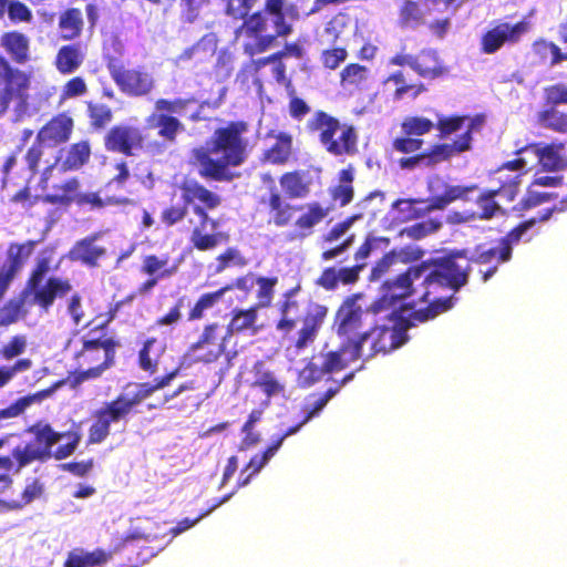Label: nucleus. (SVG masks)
<instances>
[{"instance_id":"23","label":"nucleus","mask_w":567,"mask_h":567,"mask_svg":"<svg viewBox=\"0 0 567 567\" xmlns=\"http://www.w3.org/2000/svg\"><path fill=\"white\" fill-rule=\"evenodd\" d=\"M503 246L498 244L497 247H485V245H477L474 254L468 261L471 267L477 266V272L481 275L482 281L489 280L498 270L501 264L508 262L512 258L509 255H502Z\"/></svg>"},{"instance_id":"49","label":"nucleus","mask_w":567,"mask_h":567,"mask_svg":"<svg viewBox=\"0 0 567 567\" xmlns=\"http://www.w3.org/2000/svg\"><path fill=\"white\" fill-rule=\"evenodd\" d=\"M231 289V286H224L216 291L205 292L199 296L194 306L187 313L188 321H198L205 317L207 310L214 308L224 297V295Z\"/></svg>"},{"instance_id":"2","label":"nucleus","mask_w":567,"mask_h":567,"mask_svg":"<svg viewBox=\"0 0 567 567\" xmlns=\"http://www.w3.org/2000/svg\"><path fill=\"white\" fill-rule=\"evenodd\" d=\"M248 132L249 124L243 120L229 121L217 127L206 147L192 151L193 165L197 166L198 175L206 181L227 183L238 177L230 168L243 165L248 158Z\"/></svg>"},{"instance_id":"5","label":"nucleus","mask_w":567,"mask_h":567,"mask_svg":"<svg viewBox=\"0 0 567 567\" xmlns=\"http://www.w3.org/2000/svg\"><path fill=\"white\" fill-rule=\"evenodd\" d=\"M306 130L316 134L324 151L334 156H353L359 152V135L352 124L341 123L339 118L318 110L306 123Z\"/></svg>"},{"instance_id":"24","label":"nucleus","mask_w":567,"mask_h":567,"mask_svg":"<svg viewBox=\"0 0 567 567\" xmlns=\"http://www.w3.org/2000/svg\"><path fill=\"white\" fill-rule=\"evenodd\" d=\"M74 122L66 113H59L51 117L37 133L39 142L47 147H56L66 143L73 132Z\"/></svg>"},{"instance_id":"57","label":"nucleus","mask_w":567,"mask_h":567,"mask_svg":"<svg viewBox=\"0 0 567 567\" xmlns=\"http://www.w3.org/2000/svg\"><path fill=\"white\" fill-rule=\"evenodd\" d=\"M434 126L431 120L422 116H409L401 123L402 132L408 136H422L430 133Z\"/></svg>"},{"instance_id":"45","label":"nucleus","mask_w":567,"mask_h":567,"mask_svg":"<svg viewBox=\"0 0 567 567\" xmlns=\"http://www.w3.org/2000/svg\"><path fill=\"white\" fill-rule=\"evenodd\" d=\"M60 38L64 41L78 39L83 31L84 21L79 8H68L59 17Z\"/></svg>"},{"instance_id":"47","label":"nucleus","mask_w":567,"mask_h":567,"mask_svg":"<svg viewBox=\"0 0 567 567\" xmlns=\"http://www.w3.org/2000/svg\"><path fill=\"white\" fill-rule=\"evenodd\" d=\"M477 189L476 184L463 186V185H445L444 190L441 195L431 197V208L442 210L447 207L451 203L456 200H467L468 195Z\"/></svg>"},{"instance_id":"28","label":"nucleus","mask_w":567,"mask_h":567,"mask_svg":"<svg viewBox=\"0 0 567 567\" xmlns=\"http://www.w3.org/2000/svg\"><path fill=\"white\" fill-rule=\"evenodd\" d=\"M0 45L13 63L23 65L31 61L30 39L24 33L17 30L4 32L0 37Z\"/></svg>"},{"instance_id":"36","label":"nucleus","mask_w":567,"mask_h":567,"mask_svg":"<svg viewBox=\"0 0 567 567\" xmlns=\"http://www.w3.org/2000/svg\"><path fill=\"white\" fill-rule=\"evenodd\" d=\"M322 369L328 374L344 370L351 362L359 360L349 343L341 341L337 350H330L321 354Z\"/></svg>"},{"instance_id":"44","label":"nucleus","mask_w":567,"mask_h":567,"mask_svg":"<svg viewBox=\"0 0 567 567\" xmlns=\"http://www.w3.org/2000/svg\"><path fill=\"white\" fill-rule=\"evenodd\" d=\"M280 449V442H272L262 453L255 454L247 465L241 470L240 477L237 482L238 487L248 485L254 476H256L269 462V460Z\"/></svg>"},{"instance_id":"35","label":"nucleus","mask_w":567,"mask_h":567,"mask_svg":"<svg viewBox=\"0 0 567 567\" xmlns=\"http://www.w3.org/2000/svg\"><path fill=\"white\" fill-rule=\"evenodd\" d=\"M37 244L38 241L35 240L11 243L7 250L9 265L2 275L12 280L21 270L27 259L33 254Z\"/></svg>"},{"instance_id":"27","label":"nucleus","mask_w":567,"mask_h":567,"mask_svg":"<svg viewBox=\"0 0 567 567\" xmlns=\"http://www.w3.org/2000/svg\"><path fill=\"white\" fill-rule=\"evenodd\" d=\"M413 71L426 80H436L449 74L450 69L435 49H422L415 54Z\"/></svg>"},{"instance_id":"10","label":"nucleus","mask_w":567,"mask_h":567,"mask_svg":"<svg viewBox=\"0 0 567 567\" xmlns=\"http://www.w3.org/2000/svg\"><path fill=\"white\" fill-rule=\"evenodd\" d=\"M409 321L405 326L388 327L384 324L373 326L360 334L359 339L352 342V351L355 357L369 360L377 354H386L400 348L408 341L406 330L410 328Z\"/></svg>"},{"instance_id":"30","label":"nucleus","mask_w":567,"mask_h":567,"mask_svg":"<svg viewBox=\"0 0 567 567\" xmlns=\"http://www.w3.org/2000/svg\"><path fill=\"white\" fill-rule=\"evenodd\" d=\"M532 54L538 65L555 68L567 62V50L563 51L554 41L538 38L532 43Z\"/></svg>"},{"instance_id":"7","label":"nucleus","mask_w":567,"mask_h":567,"mask_svg":"<svg viewBox=\"0 0 567 567\" xmlns=\"http://www.w3.org/2000/svg\"><path fill=\"white\" fill-rule=\"evenodd\" d=\"M241 20L236 34L244 38L243 49L249 56L266 52L279 38H286L293 31L292 24L279 25L277 20L258 10Z\"/></svg>"},{"instance_id":"33","label":"nucleus","mask_w":567,"mask_h":567,"mask_svg":"<svg viewBox=\"0 0 567 567\" xmlns=\"http://www.w3.org/2000/svg\"><path fill=\"white\" fill-rule=\"evenodd\" d=\"M293 293L295 289L285 292L284 300L278 305L280 318L276 323V329L286 339H291V333L297 324L293 316L299 311V303L292 298Z\"/></svg>"},{"instance_id":"17","label":"nucleus","mask_w":567,"mask_h":567,"mask_svg":"<svg viewBox=\"0 0 567 567\" xmlns=\"http://www.w3.org/2000/svg\"><path fill=\"white\" fill-rule=\"evenodd\" d=\"M120 341L112 338L84 339L82 348L75 353V359H81L90 368L102 369V374L115 365L116 350Z\"/></svg>"},{"instance_id":"50","label":"nucleus","mask_w":567,"mask_h":567,"mask_svg":"<svg viewBox=\"0 0 567 567\" xmlns=\"http://www.w3.org/2000/svg\"><path fill=\"white\" fill-rule=\"evenodd\" d=\"M478 207L477 218L491 220L497 216L506 215V210L496 202L495 193L491 189L483 190L475 199Z\"/></svg>"},{"instance_id":"53","label":"nucleus","mask_w":567,"mask_h":567,"mask_svg":"<svg viewBox=\"0 0 567 567\" xmlns=\"http://www.w3.org/2000/svg\"><path fill=\"white\" fill-rule=\"evenodd\" d=\"M395 207H398L399 210L404 214L405 219L409 220L419 219L436 210V208H431V197L426 200L421 198L399 199L395 203Z\"/></svg>"},{"instance_id":"20","label":"nucleus","mask_w":567,"mask_h":567,"mask_svg":"<svg viewBox=\"0 0 567 567\" xmlns=\"http://www.w3.org/2000/svg\"><path fill=\"white\" fill-rule=\"evenodd\" d=\"M528 31V23L519 21L515 24L502 22L487 30L481 38V51L485 54L497 52L504 44L517 43Z\"/></svg>"},{"instance_id":"64","label":"nucleus","mask_w":567,"mask_h":567,"mask_svg":"<svg viewBox=\"0 0 567 567\" xmlns=\"http://www.w3.org/2000/svg\"><path fill=\"white\" fill-rule=\"evenodd\" d=\"M348 59V50L344 47L326 49L320 54V62L327 70H337Z\"/></svg>"},{"instance_id":"40","label":"nucleus","mask_w":567,"mask_h":567,"mask_svg":"<svg viewBox=\"0 0 567 567\" xmlns=\"http://www.w3.org/2000/svg\"><path fill=\"white\" fill-rule=\"evenodd\" d=\"M492 181L496 182L498 186L491 190L495 193V196L501 197L505 203H513L519 192L522 185V173L516 174H504V171H495L492 174Z\"/></svg>"},{"instance_id":"21","label":"nucleus","mask_w":567,"mask_h":567,"mask_svg":"<svg viewBox=\"0 0 567 567\" xmlns=\"http://www.w3.org/2000/svg\"><path fill=\"white\" fill-rule=\"evenodd\" d=\"M567 209V197L561 199L559 205L546 208L537 214V216L530 217L517 224L509 231H507L497 241L503 246L502 255H509L513 257V248L518 245L529 229H532L537 223H545L549 220L554 213L565 212Z\"/></svg>"},{"instance_id":"3","label":"nucleus","mask_w":567,"mask_h":567,"mask_svg":"<svg viewBox=\"0 0 567 567\" xmlns=\"http://www.w3.org/2000/svg\"><path fill=\"white\" fill-rule=\"evenodd\" d=\"M182 190V204L169 205L161 212V221L165 227H173L183 221L188 215L189 206L193 205V213L198 217L199 225L194 227L190 235L193 247L199 251H207L216 248L221 243L229 240L227 233L204 234L207 225L216 229L218 221L208 215L221 204V197L208 189L197 181H183L179 185Z\"/></svg>"},{"instance_id":"38","label":"nucleus","mask_w":567,"mask_h":567,"mask_svg":"<svg viewBox=\"0 0 567 567\" xmlns=\"http://www.w3.org/2000/svg\"><path fill=\"white\" fill-rule=\"evenodd\" d=\"M533 153L542 167L547 172L558 171L563 167V159L550 144L542 146L540 143H530L518 148L515 154Z\"/></svg>"},{"instance_id":"39","label":"nucleus","mask_w":567,"mask_h":567,"mask_svg":"<svg viewBox=\"0 0 567 567\" xmlns=\"http://www.w3.org/2000/svg\"><path fill=\"white\" fill-rule=\"evenodd\" d=\"M147 123L157 128V135L168 143H174L177 135L185 128L177 117L165 112L153 113L148 116Z\"/></svg>"},{"instance_id":"55","label":"nucleus","mask_w":567,"mask_h":567,"mask_svg":"<svg viewBox=\"0 0 567 567\" xmlns=\"http://www.w3.org/2000/svg\"><path fill=\"white\" fill-rule=\"evenodd\" d=\"M400 24L415 28L424 22V13L415 0H404L399 10Z\"/></svg>"},{"instance_id":"16","label":"nucleus","mask_w":567,"mask_h":567,"mask_svg":"<svg viewBox=\"0 0 567 567\" xmlns=\"http://www.w3.org/2000/svg\"><path fill=\"white\" fill-rule=\"evenodd\" d=\"M359 296L347 297L339 306L334 316L337 336L352 348L363 328V308L358 303Z\"/></svg>"},{"instance_id":"58","label":"nucleus","mask_w":567,"mask_h":567,"mask_svg":"<svg viewBox=\"0 0 567 567\" xmlns=\"http://www.w3.org/2000/svg\"><path fill=\"white\" fill-rule=\"evenodd\" d=\"M198 101L195 96L189 97H177L174 100H167V99H158L155 102V110L157 112H165L169 115L173 114H183L185 110L193 104H196Z\"/></svg>"},{"instance_id":"15","label":"nucleus","mask_w":567,"mask_h":567,"mask_svg":"<svg viewBox=\"0 0 567 567\" xmlns=\"http://www.w3.org/2000/svg\"><path fill=\"white\" fill-rule=\"evenodd\" d=\"M150 535H146L137 529L128 532L125 536L117 538L111 550L105 551L102 548H96L93 551H71L64 563L65 567H96L109 561L114 554L121 553L124 549L134 546L132 542L140 539H148Z\"/></svg>"},{"instance_id":"4","label":"nucleus","mask_w":567,"mask_h":567,"mask_svg":"<svg viewBox=\"0 0 567 567\" xmlns=\"http://www.w3.org/2000/svg\"><path fill=\"white\" fill-rule=\"evenodd\" d=\"M27 432L33 437L12 450V456L18 462L17 468H23L33 462H47L51 457L64 460L75 452L82 439L80 425L76 423L66 432H56L51 424L39 421L29 426Z\"/></svg>"},{"instance_id":"25","label":"nucleus","mask_w":567,"mask_h":567,"mask_svg":"<svg viewBox=\"0 0 567 567\" xmlns=\"http://www.w3.org/2000/svg\"><path fill=\"white\" fill-rule=\"evenodd\" d=\"M99 238L100 234L94 233L75 241L68 254L69 259L89 268L99 267L100 260L106 256V248L95 244Z\"/></svg>"},{"instance_id":"32","label":"nucleus","mask_w":567,"mask_h":567,"mask_svg":"<svg viewBox=\"0 0 567 567\" xmlns=\"http://www.w3.org/2000/svg\"><path fill=\"white\" fill-rule=\"evenodd\" d=\"M179 268V261L171 260L167 254L145 255L141 265V272L147 276H154L159 279L171 278Z\"/></svg>"},{"instance_id":"14","label":"nucleus","mask_w":567,"mask_h":567,"mask_svg":"<svg viewBox=\"0 0 567 567\" xmlns=\"http://www.w3.org/2000/svg\"><path fill=\"white\" fill-rule=\"evenodd\" d=\"M31 84V75L0 55V112L12 101H24Z\"/></svg>"},{"instance_id":"8","label":"nucleus","mask_w":567,"mask_h":567,"mask_svg":"<svg viewBox=\"0 0 567 567\" xmlns=\"http://www.w3.org/2000/svg\"><path fill=\"white\" fill-rule=\"evenodd\" d=\"M51 270V259L49 257L39 258L23 288L24 296H31V302L42 313H49L55 300L65 297L72 290L71 281L68 278L50 276L45 279Z\"/></svg>"},{"instance_id":"54","label":"nucleus","mask_w":567,"mask_h":567,"mask_svg":"<svg viewBox=\"0 0 567 567\" xmlns=\"http://www.w3.org/2000/svg\"><path fill=\"white\" fill-rule=\"evenodd\" d=\"M557 198V194L555 193H538L528 189L526 194L522 197V199L518 202V204L513 206V212L517 213L519 216L523 215V213L530 210L535 207H538L545 203H548L553 199Z\"/></svg>"},{"instance_id":"48","label":"nucleus","mask_w":567,"mask_h":567,"mask_svg":"<svg viewBox=\"0 0 567 567\" xmlns=\"http://www.w3.org/2000/svg\"><path fill=\"white\" fill-rule=\"evenodd\" d=\"M132 200L124 196H107L103 198L99 192L81 193L76 205L91 210H100L107 206H127Z\"/></svg>"},{"instance_id":"13","label":"nucleus","mask_w":567,"mask_h":567,"mask_svg":"<svg viewBox=\"0 0 567 567\" xmlns=\"http://www.w3.org/2000/svg\"><path fill=\"white\" fill-rule=\"evenodd\" d=\"M228 340L229 338L220 323H207L197 341L188 347L186 354L194 362H216L226 351Z\"/></svg>"},{"instance_id":"59","label":"nucleus","mask_w":567,"mask_h":567,"mask_svg":"<svg viewBox=\"0 0 567 567\" xmlns=\"http://www.w3.org/2000/svg\"><path fill=\"white\" fill-rule=\"evenodd\" d=\"M543 104L546 107L567 105V84L555 83L543 89Z\"/></svg>"},{"instance_id":"6","label":"nucleus","mask_w":567,"mask_h":567,"mask_svg":"<svg viewBox=\"0 0 567 567\" xmlns=\"http://www.w3.org/2000/svg\"><path fill=\"white\" fill-rule=\"evenodd\" d=\"M427 269L429 262L423 261L419 265L410 266L404 272L385 280L380 287V296L370 303L367 311L379 315L391 310V313L388 316L389 319H401V313L405 310H412L415 305L414 302L400 303L414 295L413 282L424 277L423 275Z\"/></svg>"},{"instance_id":"62","label":"nucleus","mask_w":567,"mask_h":567,"mask_svg":"<svg viewBox=\"0 0 567 567\" xmlns=\"http://www.w3.org/2000/svg\"><path fill=\"white\" fill-rule=\"evenodd\" d=\"M171 382L165 375L154 378L153 381L136 383V391L133 393L140 403L151 398L156 391L168 386Z\"/></svg>"},{"instance_id":"9","label":"nucleus","mask_w":567,"mask_h":567,"mask_svg":"<svg viewBox=\"0 0 567 567\" xmlns=\"http://www.w3.org/2000/svg\"><path fill=\"white\" fill-rule=\"evenodd\" d=\"M140 404L134 394L125 393H120L114 399L104 402L92 412L86 444L103 443L111 434V426L120 423L126 424L130 417L137 412Z\"/></svg>"},{"instance_id":"52","label":"nucleus","mask_w":567,"mask_h":567,"mask_svg":"<svg viewBox=\"0 0 567 567\" xmlns=\"http://www.w3.org/2000/svg\"><path fill=\"white\" fill-rule=\"evenodd\" d=\"M443 223L437 218H427L413 225L406 226L400 230L401 237H408L412 240H421L439 231Z\"/></svg>"},{"instance_id":"22","label":"nucleus","mask_w":567,"mask_h":567,"mask_svg":"<svg viewBox=\"0 0 567 567\" xmlns=\"http://www.w3.org/2000/svg\"><path fill=\"white\" fill-rule=\"evenodd\" d=\"M473 125L460 135L453 143H437L424 150L426 167L435 166L442 162L450 161L452 157L467 152L472 148Z\"/></svg>"},{"instance_id":"61","label":"nucleus","mask_w":567,"mask_h":567,"mask_svg":"<svg viewBox=\"0 0 567 567\" xmlns=\"http://www.w3.org/2000/svg\"><path fill=\"white\" fill-rule=\"evenodd\" d=\"M261 410H252L248 415L247 421L244 423L241 427V432L244 433V437L240 443L241 449L251 447L260 441V435L254 432V427L255 424L261 420Z\"/></svg>"},{"instance_id":"56","label":"nucleus","mask_w":567,"mask_h":567,"mask_svg":"<svg viewBox=\"0 0 567 567\" xmlns=\"http://www.w3.org/2000/svg\"><path fill=\"white\" fill-rule=\"evenodd\" d=\"M278 284V278L274 277H257L256 284L258 286L256 292L257 303L254 307L258 309L268 308L271 306L275 287Z\"/></svg>"},{"instance_id":"34","label":"nucleus","mask_w":567,"mask_h":567,"mask_svg":"<svg viewBox=\"0 0 567 567\" xmlns=\"http://www.w3.org/2000/svg\"><path fill=\"white\" fill-rule=\"evenodd\" d=\"M81 183L78 177L65 179L59 185H54V193L43 196V202L61 207H69L76 204L80 192Z\"/></svg>"},{"instance_id":"31","label":"nucleus","mask_w":567,"mask_h":567,"mask_svg":"<svg viewBox=\"0 0 567 567\" xmlns=\"http://www.w3.org/2000/svg\"><path fill=\"white\" fill-rule=\"evenodd\" d=\"M390 84L393 85V101H402L404 99L415 100L427 90L425 84L422 82L408 83L402 70H396L384 79L383 85L388 86Z\"/></svg>"},{"instance_id":"42","label":"nucleus","mask_w":567,"mask_h":567,"mask_svg":"<svg viewBox=\"0 0 567 567\" xmlns=\"http://www.w3.org/2000/svg\"><path fill=\"white\" fill-rule=\"evenodd\" d=\"M84 61V52L79 43L62 45L55 55V68L61 74L75 72Z\"/></svg>"},{"instance_id":"26","label":"nucleus","mask_w":567,"mask_h":567,"mask_svg":"<svg viewBox=\"0 0 567 567\" xmlns=\"http://www.w3.org/2000/svg\"><path fill=\"white\" fill-rule=\"evenodd\" d=\"M91 154L90 142L80 141L61 148L55 157V165L64 173L79 171L90 162Z\"/></svg>"},{"instance_id":"43","label":"nucleus","mask_w":567,"mask_h":567,"mask_svg":"<svg viewBox=\"0 0 567 567\" xmlns=\"http://www.w3.org/2000/svg\"><path fill=\"white\" fill-rule=\"evenodd\" d=\"M25 305L35 306L31 302V296H24V289L17 298L9 299L0 308V327H8L16 323L28 313Z\"/></svg>"},{"instance_id":"46","label":"nucleus","mask_w":567,"mask_h":567,"mask_svg":"<svg viewBox=\"0 0 567 567\" xmlns=\"http://www.w3.org/2000/svg\"><path fill=\"white\" fill-rule=\"evenodd\" d=\"M536 124L544 130L567 134V112L559 107L543 106L536 113Z\"/></svg>"},{"instance_id":"37","label":"nucleus","mask_w":567,"mask_h":567,"mask_svg":"<svg viewBox=\"0 0 567 567\" xmlns=\"http://www.w3.org/2000/svg\"><path fill=\"white\" fill-rule=\"evenodd\" d=\"M258 319V307H250L248 309L235 308L231 311V318L225 329L228 338L230 339L236 333L251 331L256 333L258 328L256 326Z\"/></svg>"},{"instance_id":"19","label":"nucleus","mask_w":567,"mask_h":567,"mask_svg":"<svg viewBox=\"0 0 567 567\" xmlns=\"http://www.w3.org/2000/svg\"><path fill=\"white\" fill-rule=\"evenodd\" d=\"M104 146L109 152L133 156L136 150L144 147V136L136 126L115 125L104 136Z\"/></svg>"},{"instance_id":"63","label":"nucleus","mask_w":567,"mask_h":567,"mask_svg":"<svg viewBox=\"0 0 567 567\" xmlns=\"http://www.w3.org/2000/svg\"><path fill=\"white\" fill-rule=\"evenodd\" d=\"M467 120V115L441 116L434 125L440 132V137H447L462 130Z\"/></svg>"},{"instance_id":"11","label":"nucleus","mask_w":567,"mask_h":567,"mask_svg":"<svg viewBox=\"0 0 567 567\" xmlns=\"http://www.w3.org/2000/svg\"><path fill=\"white\" fill-rule=\"evenodd\" d=\"M462 254L445 257L429 269L423 275V285L449 288L453 291H458L468 281V275L472 270L471 262L465 260L464 264L458 261Z\"/></svg>"},{"instance_id":"41","label":"nucleus","mask_w":567,"mask_h":567,"mask_svg":"<svg viewBox=\"0 0 567 567\" xmlns=\"http://www.w3.org/2000/svg\"><path fill=\"white\" fill-rule=\"evenodd\" d=\"M292 156V136L280 132L276 142L262 153L261 161L272 165H286Z\"/></svg>"},{"instance_id":"18","label":"nucleus","mask_w":567,"mask_h":567,"mask_svg":"<svg viewBox=\"0 0 567 567\" xmlns=\"http://www.w3.org/2000/svg\"><path fill=\"white\" fill-rule=\"evenodd\" d=\"M328 307L318 302H310L302 317L300 328L292 340L293 349L299 352L312 344L327 319Z\"/></svg>"},{"instance_id":"51","label":"nucleus","mask_w":567,"mask_h":567,"mask_svg":"<svg viewBox=\"0 0 567 567\" xmlns=\"http://www.w3.org/2000/svg\"><path fill=\"white\" fill-rule=\"evenodd\" d=\"M369 78V69L359 63H350L340 72V83L343 87L362 89Z\"/></svg>"},{"instance_id":"1","label":"nucleus","mask_w":567,"mask_h":567,"mask_svg":"<svg viewBox=\"0 0 567 567\" xmlns=\"http://www.w3.org/2000/svg\"><path fill=\"white\" fill-rule=\"evenodd\" d=\"M261 181L270 185L268 195L259 199L267 210L268 224L277 228L292 227L295 237L299 239L310 236L330 213V208L319 202L296 205L287 200L305 199L310 195L312 178L306 171L293 169L281 174L278 182L282 193L270 174H264Z\"/></svg>"},{"instance_id":"12","label":"nucleus","mask_w":567,"mask_h":567,"mask_svg":"<svg viewBox=\"0 0 567 567\" xmlns=\"http://www.w3.org/2000/svg\"><path fill=\"white\" fill-rule=\"evenodd\" d=\"M106 68L120 91L127 96H146L154 90V79L144 68L127 69L115 58L107 59Z\"/></svg>"},{"instance_id":"60","label":"nucleus","mask_w":567,"mask_h":567,"mask_svg":"<svg viewBox=\"0 0 567 567\" xmlns=\"http://www.w3.org/2000/svg\"><path fill=\"white\" fill-rule=\"evenodd\" d=\"M259 0H220L227 17L238 20L244 19Z\"/></svg>"},{"instance_id":"29","label":"nucleus","mask_w":567,"mask_h":567,"mask_svg":"<svg viewBox=\"0 0 567 567\" xmlns=\"http://www.w3.org/2000/svg\"><path fill=\"white\" fill-rule=\"evenodd\" d=\"M166 351L165 342L161 341L156 337L147 338L137 353V365L138 368L153 375L157 372L162 357Z\"/></svg>"}]
</instances>
